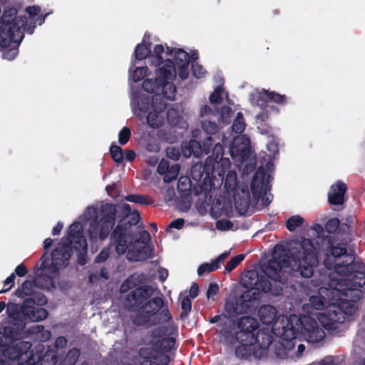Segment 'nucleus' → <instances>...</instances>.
<instances>
[{
    "mask_svg": "<svg viewBox=\"0 0 365 365\" xmlns=\"http://www.w3.org/2000/svg\"><path fill=\"white\" fill-rule=\"evenodd\" d=\"M262 94H264L269 101L274 102L279 105H284L287 103V96L285 95L265 90H264Z\"/></svg>",
    "mask_w": 365,
    "mask_h": 365,
    "instance_id": "79ce46f5",
    "label": "nucleus"
},
{
    "mask_svg": "<svg viewBox=\"0 0 365 365\" xmlns=\"http://www.w3.org/2000/svg\"><path fill=\"white\" fill-rule=\"evenodd\" d=\"M110 153L114 162L119 164L123 161V150L121 147L113 143L110 147Z\"/></svg>",
    "mask_w": 365,
    "mask_h": 365,
    "instance_id": "37998d69",
    "label": "nucleus"
},
{
    "mask_svg": "<svg viewBox=\"0 0 365 365\" xmlns=\"http://www.w3.org/2000/svg\"><path fill=\"white\" fill-rule=\"evenodd\" d=\"M110 248V247H104L101 252L96 257L94 262L96 263H103L109 257Z\"/></svg>",
    "mask_w": 365,
    "mask_h": 365,
    "instance_id": "69168bd1",
    "label": "nucleus"
},
{
    "mask_svg": "<svg viewBox=\"0 0 365 365\" xmlns=\"http://www.w3.org/2000/svg\"><path fill=\"white\" fill-rule=\"evenodd\" d=\"M296 327L292 324V319L289 322L291 327L289 330L286 331L284 328L283 337L286 340L294 339L296 334L301 333L306 338L307 341L316 343L322 341L324 336V331L319 327L317 321L309 316L302 315L297 319Z\"/></svg>",
    "mask_w": 365,
    "mask_h": 365,
    "instance_id": "6e6552de",
    "label": "nucleus"
},
{
    "mask_svg": "<svg viewBox=\"0 0 365 365\" xmlns=\"http://www.w3.org/2000/svg\"><path fill=\"white\" fill-rule=\"evenodd\" d=\"M277 309L274 306L265 304L258 310V316L262 324L270 325L277 320Z\"/></svg>",
    "mask_w": 365,
    "mask_h": 365,
    "instance_id": "b1692460",
    "label": "nucleus"
},
{
    "mask_svg": "<svg viewBox=\"0 0 365 365\" xmlns=\"http://www.w3.org/2000/svg\"><path fill=\"white\" fill-rule=\"evenodd\" d=\"M304 219L300 215H294L290 217L286 222V227L290 232H294L296 229L302 225Z\"/></svg>",
    "mask_w": 365,
    "mask_h": 365,
    "instance_id": "49530a36",
    "label": "nucleus"
},
{
    "mask_svg": "<svg viewBox=\"0 0 365 365\" xmlns=\"http://www.w3.org/2000/svg\"><path fill=\"white\" fill-rule=\"evenodd\" d=\"M220 268V265H216L213 261L211 263H203L200 264L197 269V274L202 276L205 274H208Z\"/></svg>",
    "mask_w": 365,
    "mask_h": 365,
    "instance_id": "3c124183",
    "label": "nucleus"
},
{
    "mask_svg": "<svg viewBox=\"0 0 365 365\" xmlns=\"http://www.w3.org/2000/svg\"><path fill=\"white\" fill-rule=\"evenodd\" d=\"M351 222V217H346V222L343 223H340L337 217L331 218L325 223L324 229L329 234L336 233L348 237L351 234V228L349 224Z\"/></svg>",
    "mask_w": 365,
    "mask_h": 365,
    "instance_id": "a211bd4d",
    "label": "nucleus"
},
{
    "mask_svg": "<svg viewBox=\"0 0 365 365\" xmlns=\"http://www.w3.org/2000/svg\"><path fill=\"white\" fill-rule=\"evenodd\" d=\"M346 190V185L342 181L338 180L336 183L333 184L328 192V202L329 205L331 206L343 207Z\"/></svg>",
    "mask_w": 365,
    "mask_h": 365,
    "instance_id": "aec40b11",
    "label": "nucleus"
},
{
    "mask_svg": "<svg viewBox=\"0 0 365 365\" xmlns=\"http://www.w3.org/2000/svg\"><path fill=\"white\" fill-rule=\"evenodd\" d=\"M28 26L26 16H18L17 10L14 7L6 9L0 21V47L8 48L4 51L3 56L13 60L18 54V47L24 37V31L33 34L35 24Z\"/></svg>",
    "mask_w": 365,
    "mask_h": 365,
    "instance_id": "f03ea898",
    "label": "nucleus"
},
{
    "mask_svg": "<svg viewBox=\"0 0 365 365\" xmlns=\"http://www.w3.org/2000/svg\"><path fill=\"white\" fill-rule=\"evenodd\" d=\"M41 307H24V311L31 321L39 322L47 318L48 315V311Z\"/></svg>",
    "mask_w": 365,
    "mask_h": 365,
    "instance_id": "a878e982",
    "label": "nucleus"
},
{
    "mask_svg": "<svg viewBox=\"0 0 365 365\" xmlns=\"http://www.w3.org/2000/svg\"><path fill=\"white\" fill-rule=\"evenodd\" d=\"M354 313L353 306H344L338 301L333 302L325 312L320 313L317 319L322 326L327 330H336L339 324L346 320V315H351Z\"/></svg>",
    "mask_w": 365,
    "mask_h": 365,
    "instance_id": "1a4fd4ad",
    "label": "nucleus"
},
{
    "mask_svg": "<svg viewBox=\"0 0 365 365\" xmlns=\"http://www.w3.org/2000/svg\"><path fill=\"white\" fill-rule=\"evenodd\" d=\"M320 249H322L327 258L333 257L335 261L334 269L339 274H349L354 269L365 268L364 263L361 260L356 261L355 254L353 252H347V246L351 241L350 237H346L341 242L331 235H323L319 237Z\"/></svg>",
    "mask_w": 365,
    "mask_h": 365,
    "instance_id": "7ed1b4c3",
    "label": "nucleus"
},
{
    "mask_svg": "<svg viewBox=\"0 0 365 365\" xmlns=\"http://www.w3.org/2000/svg\"><path fill=\"white\" fill-rule=\"evenodd\" d=\"M148 68L145 67H138L133 72L132 78L134 82H138L143 79V78L147 75Z\"/></svg>",
    "mask_w": 365,
    "mask_h": 365,
    "instance_id": "bf43d9fd",
    "label": "nucleus"
},
{
    "mask_svg": "<svg viewBox=\"0 0 365 365\" xmlns=\"http://www.w3.org/2000/svg\"><path fill=\"white\" fill-rule=\"evenodd\" d=\"M131 132L129 128L123 127L118 133V143L121 145H125L130 140Z\"/></svg>",
    "mask_w": 365,
    "mask_h": 365,
    "instance_id": "4d7b16f0",
    "label": "nucleus"
},
{
    "mask_svg": "<svg viewBox=\"0 0 365 365\" xmlns=\"http://www.w3.org/2000/svg\"><path fill=\"white\" fill-rule=\"evenodd\" d=\"M164 52V47L162 44H157L154 46L153 54L151 56V64L155 66H159L162 63L165 64L162 54Z\"/></svg>",
    "mask_w": 365,
    "mask_h": 365,
    "instance_id": "ea45409f",
    "label": "nucleus"
},
{
    "mask_svg": "<svg viewBox=\"0 0 365 365\" xmlns=\"http://www.w3.org/2000/svg\"><path fill=\"white\" fill-rule=\"evenodd\" d=\"M223 89L222 87H217L213 92L210 94L209 97L210 102L212 104H219L222 101V94Z\"/></svg>",
    "mask_w": 365,
    "mask_h": 365,
    "instance_id": "6e6d98bb",
    "label": "nucleus"
},
{
    "mask_svg": "<svg viewBox=\"0 0 365 365\" xmlns=\"http://www.w3.org/2000/svg\"><path fill=\"white\" fill-rule=\"evenodd\" d=\"M190 56L188 53L186 52L182 48H178L175 52L174 56V65L182 64V63H190ZM175 76V71L173 73V77Z\"/></svg>",
    "mask_w": 365,
    "mask_h": 365,
    "instance_id": "a19ab883",
    "label": "nucleus"
},
{
    "mask_svg": "<svg viewBox=\"0 0 365 365\" xmlns=\"http://www.w3.org/2000/svg\"><path fill=\"white\" fill-rule=\"evenodd\" d=\"M192 302L189 296L183 297L181 299V317H185L188 315L191 310Z\"/></svg>",
    "mask_w": 365,
    "mask_h": 365,
    "instance_id": "5fc2aeb1",
    "label": "nucleus"
},
{
    "mask_svg": "<svg viewBox=\"0 0 365 365\" xmlns=\"http://www.w3.org/2000/svg\"><path fill=\"white\" fill-rule=\"evenodd\" d=\"M255 336L257 337V341L256 344H258L259 347L266 349H267L271 344L272 343V336L270 334L264 332V331H257V334Z\"/></svg>",
    "mask_w": 365,
    "mask_h": 365,
    "instance_id": "58836bf2",
    "label": "nucleus"
},
{
    "mask_svg": "<svg viewBox=\"0 0 365 365\" xmlns=\"http://www.w3.org/2000/svg\"><path fill=\"white\" fill-rule=\"evenodd\" d=\"M235 152L242 161L247 160L250 156V149L249 148H243L242 149L236 148L235 150L232 149V154Z\"/></svg>",
    "mask_w": 365,
    "mask_h": 365,
    "instance_id": "338daca9",
    "label": "nucleus"
},
{
    "mask_svg": "<svg viewBox=\"0 0 365 365\" xmlns=\"http://www.w3.org/2000/svg\"><path fill=\"white\" fill-rule=\"evenodd\" d=\"M24 328L25 323L23 321L13 322L11 325L4 328V332L0 333V337L14 341L20 337Z\"/></svg>",
    "mask_w": 365,
    "mask_h": 365,
    "instance_id": "5701e85b",
    "label": "nucleus"
},
{
    "mask_svg": "<svg viewBox=\"0 0 365 365\" xmlns=\"http://www.w3.org/2000/svg\"><path fill=\"white\" fill-rule=\"evenodd\" d=\"M245 257V255L243 254H240L232 257L231 259L225 265V270L228 272H230L234 269H235L240 262H242L244 260Z\"/></svg>",
    "mask_w": 365,
    "mask_h": 365,
    "instance_id": "603ef678",
    "label": "nucleus"
},
{
    "mask_svg": "<svg viewBox=\"0 0 365 365\" xmlns=\"http://www.w3.org/2000/svg\"><path fill=\"white\" fill-rule=\"evenodd\" d=\"M80 356V350L77 348H73L68 351L67 353L66 361L69 364H74Z\"/></svg>",
    "mask_w": 365,
    "mask_h": 365,
    "instance_id": "052dcab7",
    "label": "nucleus"
},
{
    "mask_svg": "<svg viewBox=\"0 0 365 365\" xmlns=\"http://www.w3.org/2000/svg\"><path fill=\"white\" fill-rule=\"evenodd\" d=\"M7 312L9 318L13 319V322H19L22 314H25L24 311V306L19 307L16 304H12L8 306Z\"/></svg>",
    "mask_w": 365,
    "mask_h": 365,
    "instance_id": "4c0bfd02",
    "label": "nucleus"
},
{
    "mask_svg": "<svg viewBox=\"0 0 365 365\" xmlns=\"http://www.w3.org/2000/svg\"><path fill=\"white\" fill-rule=\"evenodd\" d=\"M35 282L37 287L43 288L46 290H51L55 288L53 276L43 272L35 277Z\"/></svg>",
    "mask_w": 365,
    "mask_h": 365,
    "instance_id": "cd10ccee",
    "label": "nucleus"
},
{
    "mask_svg": "<svg viewBox=\"0 0 365 365\" xmlns=\"http://www.w3.org/2000/svg\"><path fill=\"white\" fill-rule=\"evenodd\" d=\"M232 130L237 134H241L245 129V121L241 112L237 113L232 125Z\"/></svg>",
    "mask_w": 365,
    "mask_h": 365,
    "instance_id": "c03bdc74",
    "label": "nucleus"
},
{
    "mask_svg": "<svg viewBox=\"0 0 365 365\" xmlns=\"http://www.w3.org/2000/svg\"><path fill=\"white\" fill-rule=\"evenodd\" d=\"M216 227L220 230H229L232 228L233 223L230 220L222 219L217 222Z\"/></svg>",
    "mask_w": 365,
    "mask_h": 365,
    "instance_id": "774afa93",
    "label": "nucleus"
},
{
    "mask_svg": "<svg viewBox=\"0 0 365 365\" xmlns=\"http://www.w3.org/2000/svg\"><path fill=\"white\" fill-rule=\"evenodd\" d=\"M130 215V219H128V217H123L119 222H123L125 227L128 230H132V226L136 225L138 223L140 216L138 211L133 212Z\"/></svg>",
    "mask_w": 365,
    "mask_h": 365,
    "instance_id": "de8ad7c7",
    "label": "nucleus"
},
{
    "mask_svg": "<svg viewBox=\"0 0 365 365\" xmlns=\"http://www.w3.org/2000/svg\"><path fill=\"white\" fill-rule=\"evenodd\" d=\"M116 207L111 203L101 206L102 216L100 220L96 215L89 223L88 235L93 250L94 244L104 241L113 228L115 223Z\"/></svg>",
    "mask_w": 365,
    "mask_h": 365,
    "instance_id": "423d86ee",
    "label": "nucleus"
},
{
    "mask_svg": "<svg viewBox=\"0 0 365 365\" xmlns=\"http://www.w3.org/2000/svg\"><path fill=\"white\" fill-rule=\"evenodd\" d=\"M167 107V103L163 100L160 99L158 102V97L156 96L153 99L152 110L148 112L147 123L150 127L153 128H160L163 124L162 118L159 114L163 112Z\"/></svg>",
    "mask_w": 365,
    "mask_h": 365,
    "instance_id": "6ab92c4d",
    "label": "nucleus"
},
{
    "mask_svg": "<svg viewBox=\"0 0 365 365\" xmlns=\"http://www.w3.org/2000/svg\"><path fill=\"white\" fill-rule=\"evenodd\" d=\"M324 297L322 296L312 295L309 297V302L312 307L316 310H322L324 307Z\"/></svg>",
    "mask_w": 365,
    "mask_h": 365,
    "instance_id": "864d4df0",
    "label": "nucleus"
},
{
    "mask_svg": "<svg viewBox=\"0 0 365 365\" xmlns=\"http://www.w3.org/2000/svg\"><path fill=\"white\" fill-rule=\"evenodd\" d=\"M166 156L173 160H178L180 157V151L178 148L168 147L165 150Z\"/></svg>",
    "mask_w": 365,
    "mask_h": 365,
    "instance_id": "e2e57ef3",
    "label": "nucleus"
},
{
    "mask_svg": "<svg viewBox=\"0 0 365 365\" xmlns=\"http://www.w3.org/2000/svg\"><path fill=\"white\" fill-rule=\"evenodd\" d=\"M175 65L173 61L166 59L165 64L156 70V78H147L143 81V89L149 93H154L153 98L158 96V102H160V99H162L160 93L163 91L164 78L173 79Z\"/></svg>",
    "mask_w": 365,
    "mask_h": 365,
    "instance_id": "9d476101",
    "label": "nucleus"
},
{
    "mask_svg": "<svg viewBox=\"0 0 365 365\" xmlns=\"http://www.w3.org/2000/svg\"><path fill=\"white\" fill-rule=\"evenodd\" d=\"M34 287H37L35 282V278L31 281L25 280L21 287L16 289L15 294L19 298L30 297L34 292Z\"/></svg>",
    "mask_w": 365,
    "mask_h": 365,
    "instance_id": "c756f323",
    "label": "nucleus"
},
{
    "mask_svg": "<svg viewBox=\"0 0 365 365\" xmlns=\"http://www.w3.org/2000/svg\"><path fill=\"white\" fill-rule=\"evenodd\" d=\"M82 240H86L83 235V227L80 222H73L68 227L66 242L77 246L82 244Z\"/></svg>",
    "mask_w": 365,
    "mask_h": 365,
    "instance_id": "4be33fe9",
    "label": "nucleus"
},
{
    "mask_svg": "<svg viewBox=\"0 0 365 365\" xmlns=\"http://www.w3.org/2000/svg\"><path fill=\"white\" fill-rule=\"evenodd\" d=\"M31 343L26 341H20L13 342L10 345H7L4 340L0 337V347L4 348L3 356L9 360L19 361L24 355L27 356L28 352L31 348ZM33 356L30 353L29 356H26V363L28 365H31L30 358Z\"/></svg>",
    "mask_w": 365,
    "mask_h": 365,
    "instance_id": "2eb2a0df",
    "label": "nucleus"
},
{
    "mask_svg": "<svg viewBox=\"0 0 365 365\" xmlns=\"http://www.w3.org/2000/svg\"><path fill=\"white\" fill-rule=\"evenodd\" d=\"M289 252L292 259V270L304 278L311 277L317 262L314 242L304 237L300 240H293L289 244ZM290 265L289 260L284 257H272L262 267V274H259L255 269L245 272L242 279V286L247 289L280 296L283 292L282 286L289 282L284 268Z\"/></svg>",
    "mask_w": 365,
    "mask_h": 365,
    "instance_id": "f257e3e1",
    "label": "nucleus"
},
{
    "mask_svg": "<svg viewBox=\"0 0 365 365\" xmlns=\"http://www.w3.org/2000/svg\"><path fill=\"white\" fill-rule=\"evenodd\" d=\"M344 279H339L331 291L337 297L338 301L344 306H353L362 298L361 288L365 285V268L354 269L349 274H342Z\"/></svg>",
    "mask_w": 365,
    "mask_h": 365,
    "instance_id": "20e7f679",
    "label": "nucleus"
},
{
    "mask_svg": "<svg viewBox=\"0 0 365 365\" xmlns=\"http://www.w3.org/2000/svg\"><path fill=\"white\" fill-rule=\"evenodd\" d=\"M180 166L177 164L170 166L168 172L163 178V180L166 183H170L175 180L179 174Z\"/></svg>",
    "mask_w": 365,
    "mask_h": 365,
    "instance_id": "09e8293b",
    "label": "nucleus"
},
{
    "mask_svg": "<svg viewBox=\"0 0 365 365\" xmlns=\"http://www.w3.org/2000/svg\"><path fill=\"white\" fill-rule=\"evenodd\" d=\"M170 79L164 78L163 91L160 93V96L165 102V99L174 100L176 88L173 82H170Z\"/></svg>",
    "mask_w": 365,
    "mask_h": 365,
    "instance_id": "72a5a7b5",
    "label": "nucleus"
},
{
    "mask_svg": "<svg viewBox=\"0 0 365 365\" xmlns=\"http://www.w3.org/2000/svg\"><path fill=\"white\" fill-rule=\"evenodd\" d=\"M223 146L220 143H216L212 148V155L206 159L203 165L202 174L205 175L204 182L207 184L209 180L211 187L216 186L215 181L217 182V185H221L223 182L225 174L224 166L230 165V160L223 158Z\"/></svg>",
    "mask_w": 365,
    "mask_h": 365,
    "instance_id": "0eeeda50",
    "label": "nucleus"
},
{
    "mask_svg": "<svg viewBox=\"0 0 365 365\" xmlns=\"http://www.w3.org/2000/svg\"><path fill=\"white\" fill-rule=\"evenodd\" d=\"M47 303L46 297L41 292H34V293L23 302L24 307H33L32 304H36L38 307L43 306Z\"/></svg>",
    "mask_w": 365,
    "mask_h": 365,
    "instance_id": "7c9ffc66",
    "label": "nucleus"
},
{
    "mask_svg": "<svg viewBox=\"0 0 365 365\" xmlns=\"http://www.w3.org/2000/svg\"><path fill=\"white\" fill-rule=\"evenodd\" d=\"M173 319L163 296L155 297L146 300L139 313L132 319L136 326H155L163 319L168 322Z\"/></svg>",
    "mask_w": 365,
    "mask_h": 365,
    "instance_id": "39448f33",
    "label": "nucleus"
},
{
    "mask_svg": "<svg viewBox=\"0 0 365 365\" xmlns=\"http://www.w3.org/2000/svg\"><path fill=\"white\" fill-rule=\"evenodd\" d=\"M273 178L267 175L262 167L258 168L255 172L250 185L252 196L259 200L262 195H266L271 190V181Z\"/></svg>",
    "mask_w": 365,
    "mask_h": 365,
    "instance_id": "dca6fc26",
    "label": "nucleus"
},
{
    "mask_svg": "<svg viewBox=\"0 0 365 365\" xmlns=\"http://www.w3.org/2000/svg\"><path fill=\"white\" fill-rule=\"evenodd\" d=\"M125 200L131 202L138 203L140 205H149L152 203V201L147 197L143 196L142 195H128L125 197Z\"/></svg>",
    "mask_w": 365,
    "mask_h": 365,
    "instance_id": "8fccbe9b",
    "label": "nucleus"
},
{
    "mask_svg": "<svg viewBox=\"0 0 365 365\" xmlns=\"http://www.w3.org/2000/svg\"><path fill=\"white\" fill-rule=\"evenodd\" d=\"M201 127L208 136L217 135V138L220 139V126L214 121L205 120L201 122Z\"/></svg>",
    "mask_w": 365,
    "mask_h": 365,
    "instance_id": "c9c22d12",
    "label": "nucleus"
},
{
    "mask_svg": "<svg viewBox=\"0 0 365 365\" xmlns=\"http://www.w3.org/2000/svg\"><path fill=\"white\" fill-rule=\"evenodd\" d=\"M210 322L211 324L218 323V326L222 327L227 325V322L231 323L230 319L226 315H215L210 318Z\"/></svg>",
    "mask_w": 365,
    "mask_h": 365,
    "instance_id": "680f3d73",
    "label": "nucleus"
},
{
    "mask_svg": "<svg viewBox=\"0 0 365 365\" xmlns=\"http://www.w3.org/2000/svg\"><path fill=\"white\" fill-rule=\"evenodd\" d=\"M73 250V245L66 242L63 245L59 244L51 252L52 260L59 267H65L68 264Z\"/></svg>",
    "mask_w": 365,
    "mask_h": 365,
    "instance_id": "412c9836",
    "label": "nucleus"
},
{
    "mask_svg": "<svg viewBox=\"0 0 365 365\" xmlns=\"http://www.w3.org/2000/svg\"><path fill=\"white\" fill-rule=\"evenodd\" d=\"M60 267H61L53 260L50 262L49 259H46L42 261L40 269L41 272L53 276L58 273Z\"/></svg>",
    "mask_w": 365,
    "mask_h": 365,
    "instance_id": "e433bc0d",
    "label": "nucleus"
},
{
    "mask_svg": "<svg viewBox=\"0 0 365 365\" xmlns=\"http://www.w3.org/2000/svg\"><path fill=\"white\" fill-rule=\"evenodd\" d=\"M83 243L77 245V246L73 245V250L76 252L78 257V263L80 265H86L88 262L87 260V250H88V244L86 240H82Z\"/></svg>",
    "mask_w": 365,
    "mask_h": 365,
    "instance_id": "473e14b6",
    "label": "nucleus"
},
{
    "mask_svg": "<svg viewBox=\"0 0 365 365\" xmlns=\"http://www.w3.org/2000/svg\"><path fill=\"white\" fill-rule=\"evenodd\" d=\"M153 288L149 285L135 287L125 298L126 307L130 312H138L139 313L146 300L153 296Z\"/></svg>",
    "mask_w": 365,
    "mask_h": 365,
    "instance_id": "4468645a",
    "label": "nucleus"
},
{
    "mask_svg": "<svg viewBox=\"0 0 365 365\" xmlns=\"http://www.w3.org/2000/svg\"><path fill=\"white\" fill-rule=\"evenodd\" d=\"M239 329L238 337L240 344L244 345H254L257 341V334L259 328L258 322L253 317L245 316L241 317L237 324Z\"/></svg>",
    "mask_w": 365,
    "mask_h": 365,
    "instance_id": "ddd939ff",
    "label": "nucleus"
},
{
    "mask_svg": "<svg viewBox=\"0 0 365 365\" xmlns=\"http://www.w3.org/2000/svg\"><path fill=\"white\" fill-rule=\"evenodd\" d=\"M202 171H203V165L200 166V170H198V171L197 170L196 166L193 167L191 170V174H192L193 179L200 180L201 178H203L202 179L203 185L205 186H209L210 189H215L216 187H217L218 185H217V184H216V186L215 187H211V186L210 185V183H209V180H207V184L205 183L204 179H205V175L204 174H202Z\"/></svg>",
    "mask_w": 365,
    "mask_h": 365,
    "instance_id": "13d9d810",
    "label": "nucleus"
},
{
    "mask_svg": "<svg viewBox=\"0 0 365 365\" xmlns=\"http://www.w3.org/2000/svg\"><path fill=\"white\" fill-rule=\"evenodd\" d=\"M153 96L150 98L148 96H140L137 101V107L135 108L134 113L136 116L142 118L143 115L152 109Z\"/></svg>",
    "mask_w": 365,
    "mask_h": 365,
    "instance_id": "393cba45",
    "label": "nucleus"
},
{
    "mask_svg": "<svg viewBox=\"0 0 365 365\" xmlns=\"http://www.w3.org/2000/svg\"><path fill=\"white\" fill-rule=\"evenodd\" d=\"M193 75L196 78H202L206 73L205 69L202 65L198 64L197 62H192L191 64Z\"/></svg>",
    "mask_w": 365,
    "mask_h": 365,
    "instance_id": "0e129e2a",
    "label": "nucleus"
},
{
    "mask_svg": "<svg viewBox=\"0 0 365 365\" xmlns=\"http://www.w3.org/2000/svg\"><path fill=\"white\" fill-rule=\"evenodd\" d=\"M151 43H139L138 44L134 51V55L136 60H143L145 59L148 56L151 55Z\"/></svg>",
    "mask_w": 365,
    "mask_h": 365,
    "instance_id": "f704fd0d",
    "label": "nucleus"
},
{
    "mask_svg": "<svg viewBox=\"0 0 365 365\" xmlns=\"http://www.w3.org/2000/svg\"><path fill=\"white\" fill-rule=\"evenodd\" d=\"M232 324V323H230ZM219 334L222 340L229 345H235L237 342L240 343V338L238 337V332L233 334L232 324L230 326H224L221 327Z\"/></svg>",
    "mask_w": 365,
    "mask_h": 365,
    "instance_id": "bb28decb",
    "label": "nucleus"
},
{
    "mask_svg": "<svg viewBox=\"0 0 365 365\" xmlns=\"http://www.w3.org/2000/svg\"><path fill=\"white\" fill-rule=\"evenodd\" d=\"M175 339L173 337L159 338L154 341L153 346L158 351L162 353H168L175 346Z\"/></svg>",
    "mask_w": 365,
    "mask_h": 365,
    "instance_id": "c85d7f7f",
    "label": "nucleus"
},
{
    "mask_svg": "<svg viewBox=\"0 0 365 365\" xmlns=\"http://www.w3.org/2000/svg\"><path fill=\"white\" fill-rule=\"evenodd\" d=\"M192 182L187 177H180L178 180L177 190L181 197L187 198L191 195Z\"/></svg>",
    "mask_w": 365,
    "mask_h": 365,
    "instance_id": "2f4dec72",
    "label": "nucleus"
},
{
    "mask_svg": "<svg viewBox=\"0 0 365 365\" xmlns=\"http://www.w3.org/2000/svg\"><path fill=\"white\" fill-rule=\"evenodd\" d=\"M137 273H134L128 277L121 284L120 291L124 293L128 290L135 288L137 286L136 281L139 278Z\"/></svg>",
    "mask_w": 365,
    "mask_h": 365,
    "instance_id": "a18cd8bd",
    "label": "nucleus"
},
{
    "mask_svg": "<svg viewBox=\"0 0 365 365\" xmlns=\"http://www.w3.org/2000/svg\"><path fill=\"white\" fill-rule=\"evenodd\" d=\"M213 143V138L210 136L206 137L202 143L195 139L190 140L187 145L188 153H186V150H184V156L188 158L193 155L195 158H200L208 154Z\"/></svg>",
    "mask_w": 365,
    "mask_h": 365,
    "instance_id": "f3484780",
    "label": "nucleus"
},
{
    "mask_svg": "<svg viewBox=\"0 0 365 365\" xmlns=\"http://www.w3.org/2000/svg\"><path fill=\"white\" fill-rule=\"evenodd\" d=\"M140 235V238L135 237L126 251L128 258L131 261H143L152 257L153 248L147 245V242L150 240V233L143 230Z\"/></svg>",
    "mask_w": 365,
    "mask_h": 365,
    "instance_id": "f8f14e48",
    "label": "nucleus"
},
{
    "mask_svg": "<svg viewBox=\"0 0 365 365\" xmlns=\"http://www.w3.org/2000/svg\"><path fill=\"white\" fill-rule=\"evenodd\" d=\"M136 233L125 227L123 222H119L110 233V242L115 245V252L118 255L126 252L130 245L136 237Z\"/></svg>",
    "mask_w": 365,
    "mask_h": 365,
    "instance_id": "9b49d317",
    "label": "nucleus"
}]
</instances>
